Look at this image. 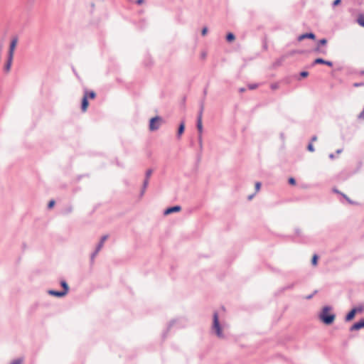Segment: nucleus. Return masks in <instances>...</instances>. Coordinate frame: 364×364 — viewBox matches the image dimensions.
Masks as SVG:
<instances>
[{
    "mask_svg": "<svg viewBox=\"0 0 364 364\" xmlns=\"http://www.w3.org/2000/svg\"><path fill=\"white\" fill-rule=\"evenodd\" d=\"M226 324L224 322H220L218 318V313L215 312L213 314V324L211 327L212 332L219 338L224 339L225 335L223 330L225 328Z\"/></svg>",
    "mask_w": 364,
    "mask_h": 364,
    "instance_id": "nucleus-1",
    "label": "nucleus"
},
{
    "mask_svg": "<svg viewBox=\"0 0 364 364\" xmlns=\"http://www.w3.org/2000/svg\"><path fill=\"white\" fill-rule=\"evenodd\" d=\"M152 173H153L152 168H148L146 170L144 176H143V178L141 179V185L140 187V190L138 192V199L143 198L144 196L145 195L146 189L149 186V183Z\"/></svg>",
    "mask_w": 364,
    "mask_h": 364,
    "instance_id": "nucleus-2",
    "label": "nucleus"
},
{
    "mask_svg": "<svg viewBox=\"0 0 364 364\" xmlns=\"http://www.w3.org/2000/svg\"><path fill=\"white\" fill-rule=\"evenodd\" d=\"M331 310V306H326L322 309V311L318 316L319 319L326 325L331 324L336 318L335 314L330 313Z\"/></svg>",
    "mask_w": 364,
    "mask_h": 364,
    "instance_id": "nucleus-3",
    "label": "nucleus"
},
{
    "mask_svg": "<svg viewBox=\"0 0 364 364\" xmlns=\"http://www.w3.org/2000/svg\"><path fill=\"white\" fill-rule=\"evenodd\" d=\"M163 123L164 119L159 116H156L150 119L149 129L151 132L156 131L160 128Z\"/></svg>",
    "mask_w": 364,
    "mask_h": 364,
    "instance_id": "nucleus-4",
    "label": "nucleus"
},
{
    "mask_svg": "<svg viewBox=\"0 0 364 364\" xmlns=\"http://www.w3.org/2000/svg\"><path fill=\"white\" fill-rule=\"evenodd\" d=\"M203 111V107L202 106L200 112H198V118H197V129H198V134H203V122H202Z\"/></svg>",
    "mask_w": 364,
    "mask_h": 364,
    "instance_id": "nucleus-5",
    "label": "nucleus"
},
{
    "mask_svg": "<svg viewBox=\"0 0 364 364\" xmlns=\"http://www.w3.org/2000/svg\"><path fill=\"white\" fill-rule=\"evenodd\" d=\"M17 43H18V39L16 38L12 39V41H11V42L10 43L9 56H10V57H13L14 56V50H15L16 46L17 45Z\"/></svg>",
    "mask_w": 364,
    "mask_h": 364,
    "instance_id": "nucleus-6",
    "label": "nucleus"
},
{
    "mask_svg": "<svg viewBox=\"0 0 364 364\" xmlns=\"http://www.w3.org/2000/svg\"><path fill=\"white\" fill-rule=\"evenodd\" d=\"M364 328V318L361 319L358 322L355 323L350 328L351 331H358L360 328Z\"/></svg>",
    "mask_w": 364,
    "mask_h": 364,
    "instance_id": "nucleus-7",
    "label": "nucleus"
},
{
    "mask_svg": "<svg viewBox=\"0 0 364 364\" xmlns=\"http://www.w3.org/2000/svg\"><path fill=\"white\" fill-rule=\"evenodd\" d=\"M181 208L179 205H176L173 207H170L164 210V214L165 215H169L173 213L179 212L181 210Z\"/></svg>",
    "mask_w": 364,
    "mask_h": 364,
    "instance_id": "nucleus-8",
    "label": "nucleus"
},
{
    "mask_svg": "<svg viewBox=\"0 0 364 364\" xmlns=\"http://www.w3.org/2000/svg\"><path fill=\"white\" fill-rule=\"evenodd\" d=\"M88 107V101H87V91H85V95L82 100V111L85 112Z\"/></svg>",
    "mask_w": 364,
    "mask_h": 364,
    "instance_id": "nucleus-9",
    "label": "nucleus"
},
{
    "mask_svg": "<svg viewBox=\"0 0 364 364\" xmlns=\"http://www.w3.org/2000/svg\"><path fill=\"white\" fill-rule=\"evenodd\" d=\"M316 36L313 33H304V34H301L300 35L299 37H298V41H301L305 38H311V39H315Z\"/></svg>",
    "mask_w": 364,
    "mask_h": 364,
    "instance_id": "nucleus-10",
    "label": "nucleus"
},
{
    "mask_svg": "<svg viewBox=\"0 0 364 364\" xmlns=\"http://www.w3.org/2000/svg\"><path fill=\"white\" fill-rule=\"evenodd\" d=\"M48 294L52 296H55L57 297H63L66 295V291H55V290H49Z\"/></svg>",
    "mask_w": 364,
    "mask_h": 364,
    "instance_id": "nucleus-11",
    "label": "nucleus"
},
{
    "mask_svg": "<svg viewBox=\"0 0 364 364\" xmlns=\"http://www.w3.org/2000/svg\"><path fill=\"white\" fill-rule=\"evenodd\" d=\"M107 238H108V235H103L101 237L100 241L96 247L97 252H100L101 250V249L102 248V247L104 245V242L107 240Z\"/></svg>",
    "mask_w": 364,
    "mask_h": 364,
    "instance_id": "nucleus-12",
    "label": "nucleus"
},
{
    "mask_svg": "<svg viewBox=\"0 0 364 364\" xmlns=\"http://www.w3.org/2000/svg\"><path fill=\"white\" fill-rule=\"evenodd\" d=\"M314 64H325L328 66L331 67L333 65V63L331 61H327L322 58H317L314 60Z\"/></svg>",
    "mask_w": 364,
    "mask_h": 364,
    "instance_id": "nucleus-13",
    "label": "nucleus"
},
{
    "mask_svg": "<svg viewBox=\"0 0 364 364\" xmlns=\"http://www.w3.org/2000/svg\"><path fill=\"white\" fill-rule=\"evenodd\" d=\"M356 314V311L355 310H351L346 316V321H349L350 320H352L355 315Z\"/></svg>",
    "mask_w": 364,
    "mask_h": 364,
    "instance_id": "nucleus-14",
    "label": "nucleus"
},
{
    "mask_svg": "<svg viewBox=\"0 0 364 364\" xmlns=\"http://www.w3.org/2000/svg\"><path fill=\"white\" fill-rule=\"evenodd\" d=\"M184 129H185V123H184V122H181L179 125L178 129V137L183 133Z\"/></svg>",
    "mask_w": 364,
    "mask_h": 364,
    "instance_id": "nucleus-15",
    "label": "nucleus"
},
{
    "mask_svg": "<svg viewBox=\"0 0 364 364\" xmlns=\"http://www.w3.org/2000/svg\"><path fill=\"white\" fill-rule=\"evenodd\" d=\"M358 23L362 27H364V14H360L358 17Z\"/></svg>",
    "mask_w": 364,
    "mask_h": 364,
    "instance_id": "nucleus-16",
    "label": "nucleus"
},
{
    "mask_svg": "<svg viewBox=\"0 0 364 364\" xmlns=\"http://www.w3.org/2000/svg\"><path fill=\"white\" fill-rule=\"evenodd\" d=\"M12 60H13V57H10V56L8 57V61H7V63L5 67L6 71H9L10 70L11 65L12 63Z\"/></svg>",
    "mask_w": 364,
    "mask_h": 364,
    "instance_id": "nucleus-17",
    "label": "nucleus"
},
{
    "mask_svg": "<svg viewBox=\"0 0 364 364\" xmlns=\"http://www.w3.org/2000/svg\"><path fill=\"white\" fill-rule=\"evenodd\" d=\"M60 284H61V286L63 288V291H66V294H67L68 292V289H69V287H68V285L67 282L65 281H61Z\"/></svg>",
    "mask_w": 364,
    "mask_h": 364,
    "instance_id": "nucleus-18",
    "label": "nucleus"
},
{
    "mask_svg": "<svg viewBox=\"0 0 364 364\" xmlns=\"http://www.w3.org/2000/svg\"><path fill=\"white\" fill-rule=\"evenodd\" d=\"M23 358H18L11 361L9 364H23Z\"/></svg>",
    "mask_w": 364,
    "mask_h": 364,
    "instance_id": "nucleus-19",
    "label": "nucleus"
},
{
    "mask_svg": "<svg viewBox=\"0 0 364 364\" xmlns=\"http://www.w3.org/2000/svg\"><path fill=\"white\" fill-rule=\"evenodd\" d=\"M235 38V37L234 34L232 33H228V35L226 36L227 41H230V42L234 41Z\"/></svg>",
    "mask_w": 364,
    "mask_h": 364,
    "instance_id": "nucleus-20",
    "label": "nucleus"
},
{
    "mask_svg": "<svg viewBox=\"0 0 364 364\" xmlns=\"http://www.w3.org/2000/svg\"><path fill=\"white\" fill-rule=\"evenodd\" d=\"M317 260H318V256L316 255H314L312 257L311 263L314 266H316L317 264Z\"/></svg>",
    "mask_w": 364,
    "mask_h": 364,
    "instance_id": "nucleus-21",
    "label": "nucleus"
},
{
    "mask_svg": "<svg viewBox=\"0 0 364 364\" xmlns=\"http://www.w3.org/2000/svg\"><path fill=\"white\" fill-rule=\"evenodd\" d=\"M203 134H198V143L200 149H202L203 146V138H202Z\"/></svg>",
    "mask_w": 364,
    "mask_h": 364,
    "instance_id": "nucleus-22",
    "label": "nucleus"
},
{
    "mask_svg": "<svg viewBox=\"0 0 364 364\" xmlns=\"http://www.w3.org/2000/svg\"><path fill=\"white\" fill-rule=\"evenodd\" d=\"M95 92H93V91L88 92L87 91V98L90 97L91 99H93V98H95Z\"/></svg>",
    "mask_w": 364,
    "mask_h": 364,
    "instance_id": "nucleus-23",
    "label": "nucleus"
},
{
    "mask_svg": "<svg viewBox=\"0 0 364 364\" xmlns=\"http://www.w3.org/2000/svg\"><path fill=\"white\" fill-rule=\"evenodd\" d=\"M308 150L311 152H313L314 151V146L311 143H310L309 145H308V147H307Z\"/></svg>",
    "mask_w": 364,
    "mask_h": 364,
    "instance_id": "nucleus-24",
    "label": "nucleus"
},
{
    "mask_svg": "<svg viewBox=\"0 0 364 364\" xmlns=\"http://www.w3.org/2000/svg\"><path fill=\"white\" fill-rule=\"evenodd\" d=\"M341 195L345 198L346 199V200L349 203H353V201L346 196L345 195L344 193H341Z\"/></svg>",
    "mask_w": 364,
    "mask_h": 364,
    "instance_id": "nucleus-25",
    "label": "nucleus"
},
{
    "mask_svg": "<svg viewBox=\"0 0 364 364\" xmlns=\"http://www.w3.org/2000/svg\"><path fill=\"white\" fill-rule=\"evenodd\" d=\"M261 187V183L260 182H256L255 183V190L256 191H259Z\"/></svg>",
    "mask_w": 364,
    "mask_h": 364,
    "instance_id": "nucleus-26",
    "label": "nucleus"
},
{
    "mask_svg": "<svg viewBox=\"0 0 364 364\" xmlns=\"http://www.w3.org/2000/svg\"><path fill=\"white\" fill-rule=\"evenodd\" d=\"M248 87L250 90H254L257 87V84H251V85H248Z\"/></svg>",
    "mask_w": 364,
    "mask_h": 364,
    "instance_id": "nucleus-27",
    "label": "nucleus"
},
{
    "mask_svg": "<svg viewBox=\"0 0 364 364\" xmlns=\"http://www.w3.org/2000/svg\"><path fill=\"white\" fill-rule=\"evenodd\" d=\"M55 204V201L53 200H50L49 203H48V208H51L53 207Z\"/></svg>",
    "mask_w": 364,
    "mask_h": 364,
    "instance_id": "nucleus-28",
    "label": "nucleus"
},
{
    "mask_svg": "<svg viewBox=\"0 0 364 364\" xmlns=\"http://www.w3.org/2000/svg\"><path fill=\"white\" fill-rule=\"evenodd\" d=\"M98 252H97V249H96L95 251L91 255V260H94L95 257L98 254Z\"/></svg>",
    "mask_w": 364,
    "mask_h": 364,
    "instance_id": "nucleus-29",
    "label": "nucleus"
},
{
    "mask_svg": "<svg viewBox=\"0 0 364 364\" xmlns=\"http://www.w3.org/2000/svg\"><path fill=\"white\" fill-rule=\"evenodd\" d=\"M208 33V28L207 27H204L203 29H202V31H201V33L203 36H205Z\"/></svg>",
    "mask_w": 364,
    "mask_h": 364,
    "instance_id": "nucleus-30",
    "label": "nucleus"
},
{
    "mask_svg": "<svg viewBox=\"0 0 364 364\" xmlns=\"http://www.w3.org/2000/svg\"><path fill=\"white\" fill-rule=\"evenodd\" d=\"M326 43H327V41H326V39H325V38L321 39V40L319 41V42H318V43H319L320 45H325Z\"/></svg>",
    "mask_w": 364,
    "mask_h": 364,
    "instance_id": "nucleus-31",
    "label": "nucleus"
},
{
    "mask_svg": "<svg viewBox=\"0 0 364 364\" xmlns=\"http://www.w3.org/2000/svg\"><path fill=\"white\" fill-rule=\"evenodd\" d=\"M353 310H355L356 311V314H357V313L362 312L363 311V308L362 307H356V308L353 309Z\"/></svg>",
    "mask_w": 364,
    "mask_h": 364,
    "instance_id": "nucleus-32",
    "label": "nucleus"
},
{
    "mask_svg": "<svg viewBox=\"0 0 364 364\" xmlns=\"http://www.w3.org/2000/svg\"><path fill=\"white\" fill-rule=\"evenodd\" d=\"M289 183L291 185H294L296 183V181L294 178H290L289 179Z\"/></svg>",
    "mask_w": 364,
    "mask_h": 364,
    "instance_id": "nucleus-33",
    "label": "nucleus"
},
{
    "mask_svg": "<svg viewBox=\"0 0 364 364\" xmlns=\"http://www.w3.org/2000/svg\"><path fill=\"white\" fill-rule=\"evenodd\" d=\"M308 75H309V73L306 71H303L301 73V76L304 77L308 76Z\"/></svg>",
    "mask_w": 364,
    "mask_h": 364,
    "instance_id": "nucleus-34",
    "label": "nucleus"
},
{
    "mask_svg": "<svg viewBox=\"0 0 364 364\" xmlns=\"http://www.w3.org/2000/svg\"><path fill=\"white\" fill-rule=\"evenodd\" d=\"M340 3H341V0H335V1H333V6H337V5H338Z\"/></svg>",
    "mask_w": 364,
    "mask_h": 364,
    "instance_id": "nucleus-35",
    "label": "nucleus"
},
{
    "mask_svg": "<svg viewBox=\"0 0 364 364\" xmlns=\"http://www.w3.org/2000/svg\"><path fill=\"white\" fill-rule=\"evenodd\" d=\"M317 140V136H314L312 138H311V141H315Z\"/></svg>",
    "mask_w": 364,
    "mask_h": 364,
    "instance_id": "nucleus-36",
    "label": "nucleus"
},
{
    "mask_svg": "<svg viewBox=\"0 0 364 364\" xmlns=\"http://www.w3.org/2000/svg\"><path fill=\"white\" fill-rule=\"evenodd\" d=\"M271 87H272V89H277L278 87V85H276V84H274V85H272Z\"/></svg>",
    "mask_w": 364,
    "mask_h": 364,
    "instance_id": "nucleus-37",
    "label": "nucleus"
},
{
    "mask_svg": "<svg viewBox=\"0 0 364 364\" xmlns=\"http://www.w3.org/2000/svg\"><path fill=\"white\" fill-rule=\"evenodd\" d=\"M334 157H335V156H334V155H333V154H331L329 155V158H330V159H334Z\"/></svg>",
    "mask_w": 364,
    "mask_h": 364,
    "instance_id": "nucleus-38",
    "label": "nucleus"
},
{
    "mask_svg": "<svg viewBox=\"0 0 364 364\" xmlns=\"http://www.w3.org/2000/svg\"><path fill=\"white\" fill-rule=\"evenodd\" d=\"M240 92H245V88L244 87H242V88H240Z\"/></svg>",
    "mask_w": 364,
    "mask_h": 364,
    "instance_id": "nucleus-39",
    "label": "nucleus"
},
{
    "mask_svg": "<svg viewBox=\"0 0 364 364\" xmlns=\"http://www.w3.org/2000/svg\"><path fill=\"white\" fill-rule=\"evenodd\" d=\"M341 151H342V149H338V150L336 151V153H337V154H340V153H341Z\"/></svg>",
    "mask_w": 364,
    "mask_h": 364,
    "instance_id": "nucleus-40",
    "label": "nucleus"
},
{
    "mask_svg": "<svg viewBox=\"0 0 364 364\" xmlns=\"http://www.w3.org/2000/svg\"><path fill=\"white\" fill-rule=\"evenodd\" d=\"M205 56H206V53H203V54H202V58H205Z\"/></svg>",
    "mask_w": 364,
    "mask_h": 364,
    "instance_id": "nucleus-41",
    "label": "nucleus"
},
{
    "mask_svg": "<svg viewBox=\"0 0 364 364\" xmlns=\"http://www.w3.org/2000/svg\"><path fill=\"white\" fill-rule=\"evenodd\" d=\"M143 1V0H138V4H141Z\"/></svg>",
    "mask_w": 364,
    "mask_h": 364,
    "instance_id": "nucleus-42",
    "label": "nucleus"
},
{
    "mask_svg": "<svg viewBox=\"0 0 364 364\" xmlns=\"http://www.w3.org/2000/svg\"><path fill=\"white\" fill-rule=\"evenodd\" d=\"M354 86H355V87L360 86V84H358V83H355V84H354Z\"/></svg>",
    "mask_w": 364,
    "mask_h": 364,
    "instance_id": "nucleus-43",
    "label": "nucleus"
},
{
    "mask_svg": "<svg viewBox=\"0 0 364 364\" xmlns=\"http://www.w3.org/2000/svg\"><path fill=\"white\" fill-rule=\"evenodd\" d=\"M311 297H312V296H311V295H309V296H306V299H311Z\"/></svg>",
    "mask_w": 364,
    "mask_h": 364,
    "instance_id": "nucleus-44",
    "label": "nucleus"
},
{
    "mask_svg": "<svg viewBox=\"0 0 364 364\" xmlns=\"http://www.w3.org/2000/svg\"><path fill=\"white\" fill-rule=\"evenodd\" d=\"M334 191H335L336 193H339V194H341V193H340L338 190H334Z\"/></svg>",
    "mask_w": 364,
    "mask_h": 364,
    "instance_id": "nucleus-45",
    "label": "nucleus"
},
{
    "mask_svg": "<svg viewBox=\"0 0 364 364\" xmlns=\"http://www.w3.org/2000/svg\"><path fill=\"white\" fill-rule=\"evenodd\" d=\"M174 323V321H172L170 324H169V326H171V325H173V323Z\"/></svg>",
    "mask_w": 364,
    "mask_h": 364,
    "instance_id": "nucleus-46",
    "label": "nucleus"
},
{
    "mask_svg": "<svg viewBox=\"0 0 364 364\" xmlns=\"http://www.w3.org/2000/svg\"><path fill=\"white\" fill-rule=\"evenodd\" d=\"M252 196H249V199L250 200V199H252Z\"/></svg>",
    "mask_w": 364,
    "mask_h": 364,
    "instance_id": "nucleus-47",
    "label": "nucleus"
}]
</instances>
